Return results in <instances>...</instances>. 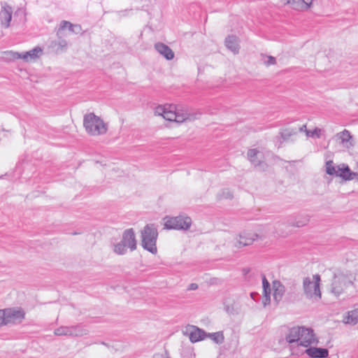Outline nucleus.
I'll list each match as a JSON object with an SVG mask.
<instances>
[{"label":"nucleus","mask_w":358,"mask_h":358,"mask_svg":"<svg viewBox=\"0 0 358 358\" xmlns=\"http://www.w3.org/2000/svg\"><path fill=\"white\" fill-rule=\"evenodd\" d=\"M355 176V172L352 171L348 165L342 164L338 166L337 177H340L344 180H351Z\"/></svg>","instance_id":"nucleus-18"},{"label":"nucleus","mask_w":358,"mask_h":358,"mask_svg":"<svg viewBox=\"0 0 358 358\" xmlns=\"http://www.w3.org/2000/svg\"><path fill=\"white\" fill-rule=\"evenodd\" d=\"M344 322L351 325L358 324V306L348 311L347 315L344 317Z\"/></svg>","instance_id":"nucleus-22"},{"label":"nucleus","mask_w":358,"mask_h":358,"mask_svg":"<svg viewBox=\"0 0 358 358\" xmlns=\"http://www.w3.org/2000/svg\"><path fill=\"white\" fill-rule=\"evenodd\" d=\"M255 294H256L255 293L252 292V293L250 294V296H251L252 299H255V298H254V296H255Z\"/></svg>","instance_id":"nucleus-43"},{"label":"nucleus","mask_w":358,"mask_h":358,"mask_svg":"<svg viewBox=\"0 0 358 358\" xmlns=\"http://www.w3.org/2000/svg\"><path fill=\"white\" fill-rule=\"evenodd\" d=\"M128 248L125 246L121 241L114 244L113 251L115 254L123 255L127 253Z\"/></svg>","instance_id":"nucleus-25"},{"label":"nucleus","mask_w":358,"mask_h":358,"mask_svg":"<svg viewBox=\"0 0 358 358\" xmlns=\"http://www.w3.org/2000/svg\"><path fill=\"white\" fill-rule=\"evenodd\" d=\"M67 45V43L65 40H60L57 43H55L54 47L57 53L62 52Z\"/></svg>","instance_id":"nucleus-29"},{"label":"nucleus","mask_w":358,"mask_h":358,"mask_svg":"<svg viewBox=\"0 0 358 358\" xmlns=\"http://www.w3.org/2000/svg\"><path fill=\"white\" fill-rule=\"evenodd\" d=\"M42 53L43 49L39 46H36L29 51L22 53L14 52L12 51L6 52V54L10 55L13 59L21 58L27 62L39 58Z\"/></svg>","instance_id":"nucleus-9"},{"label":"nucleus","mask_w":358,"mask_h":358,"mask_svg":"<svg viewBox=\"0 0 358 358\" xmlns=\"http://www.w3.org/2000/svg\"><path fill=\"white\" fill-rule=\"evenodd\" d=\"M5 313L7 325L20 324L25 317V313L21 308H5Z\"/></svg>","instance_id":"nucleus-8"},{"label":"nucleus","mask_w":358,"mask_h":358,"mask_svg":"<svg viewBox=\"0 0 358 358\" xmlns=\"http://www.w3.org/2000/svg\"><path fill=\"white\" fill-rule=\"evenodd\" d=\"M225 45L234 54L239 51V45L238 43V37L234 35L228 36L225 39Z\"/></svg>","instance_id":"nucleus-21"},{"label":"nucleus","mask_w":358,"mask_h":358,"mask_svg":"<svg viewBox=\"0 0 358 358\" xmlns=\"http://www.w3.org/2000/svg\"><path fill=\"white\" fill-rule=\"evenodd\" d=\"M187 331H189V338L192 343L203 341L207 336V333L204 330L196 326H190Z\"/></svg>","instance_id":"nucleus-15"},{"label":"nucleus","mask_w":358,"mask_h":358,"mask_svg":"<svg viewBox=\"0 0 358 358\" xmlns=\"http://www.w3.org/2000/svg\"><path fill=\"white\" fill-rule=\"evenodd\" d=\"M192 224V220L189 217L177 216L169 217L165 222L164 226L168 229L188 230Z\"/></svg>","instance_id":"nucleus-7"},{"label":"nucleus","mask_w":358,"mask_h":358,"mask_svg":"<svg viewBox=\"0 0 358 358\" xmlns=\"http://www.w3.org/2000/svg\"><path fill=\"white\" fill-rule=\"evenodd\" d=\"M303 3L306 5V8H308L310 7L313 0H301Z\"/></svg>","instance_id":"nucleus-39"},{"label":"nucleus","mask_w":358,"mask_h":358,"mask_svg":"<svg viewBox=\"0 0 358 358\" xmlns=\"http://www.w3.org/2000/svg\"><path fill=\"white\" fill-rule=\"evenodd\" d=\"M259 154V152L257 149H250L248 151V158L255 166L262 165V162L258 158Z\"/></svg>","instance_id":"nucleus-23"},{"label":"nucleus","mask_w":358,"mask_h":358,"mask_svg":"<svg viewBox=\"0 0 358 358\" xmlns=\"http://www.w3.org/2000/svg\"><path fill=\"white\" fill-rule=\"evenodd\" d=\"M220 199H231L233 197L232 193L229 189H224L222 194H219Z\"/></svg>","instance_id":"nucleus-33"},{"label":"nucleus","mask_w":358,"mask_h":358,"mask_svg":"<svg viewBox=\"0 0 358 358\" xmlns=\"http://www.w3.org/2000/svg\"><path fill=\"white\" fill-rule=\"evenodd\" d=\"M70 24H71V22H68V21H66V20H62L59 24V27L57 31V36H59L62 34V32L63 30H64L66 28H69L70 27Z\"/></svg>","instance_id":"nucleus-31"},{"label":"nucleus","mask_w":358,"mask_h":358,"mask_svg":"<svg viewBox=\"0 0 358 358\" xmlns=\"http://www.w3.org/2000/svg\"><path fill=\"white\" fill-rule=\"evenodd\" d=\"M308 221H309L308 217L305 216L301 220H297L295 222H290L289 224L294 227H301L306 225Z\"/></svg>","instance_id":"nucleus-30"},{"label":"nucleus","mask_w":358,"mask_h":358,"mask_svg":"<svg viewBox=\"0 0 358 358\" xmlns=\"http://www.w3.org/2000/svg\"><path fill=\"white\" fill-rule=\"evenodd\" d=\"M175 106H158L155 109L156 115L162 116L166 120L170 122H182L188 118V114H180L173 110Z\"/></svg>","instance_id":"nucleus-3"},{"label":"nucleus","mask_w":358,"mask_h":358,"mask_svg":"<svg viewBox=\"0 0 358 358\" xmlns=\"http://www.w3.org/2000/svg\"><path fill=\"white\" fill-rule=\"evenodd\" d=\"M83 125L86 131L92 136H99L106 133L107 124L94 113L86 114L84 116Z\"/></svg>","instance_id":"nucleus-1"},{"label":"nucleus","mask_w":358,"mask_h":358,"mask_svg":"<svg viewBox=\"0 0 358 358\" xmlns=\"http://www.w3.org/2000/svg\"><path fill=\"white\" fill-rule=\"evenodd\" d=\"M69 30L72 33L78 34L82 31V27L80 24H73L72 23H71Z\"/></svg>","instance_id":"nucleus-32"},{"label":"nucleus","mask_w":358,"mask_h":358,"mask_svg":"<svg viewBox=\"0 0 358 358\" xmlns=\"http://www.w3.org/2000/svg\"><path fill=\"white\" fill-rule=\"evenodd\" d=\"M257 237V234H253L252 237L250 238H245L243 236L241 235L238 244L240 246L249 245L253 243V241L256 239Z\"/></svg>","instance_id":"nucleus-27"},{"label":"nucleus","mask_w":358,"mask_h":358,"mask_svg":"<svg viewBox=\"0 0 358 358\" xmlns=\"http://www.w3.org/2000/svg\"><path fill=\"white\" fill-rule=\"evenodd\" d=\"M297 129V131H298V133L299 132H302V131H306V126L305 124H303L302 126L299 127V128H296Z\"/></svg>","instance_id":"nucleus-40"},{"label":"nucleus","mask_w":358,"mask_h":358,"mask_svg":"<svg viewBox=\"0 0 358 358\" xmlns=\"http://www.w3.org/2000/svg\"><path fill=\"white\" fill-rule=\"evenodd\" d=\"M127 12H128V10H124L118 11L117 13L119 15L123 14L124 15Z\"/></svg>","instance_id":"nucleus-42"},{"label":"nucleus","mask_w":358,"mask_h":358,"mask_svg":"<svg viewBox=\"0 0 358 358\" xmlns=\"http://www.w3.org/2000/svg\"><path fill=\"white\" fill-rule=\"evenodd\" d=\"M306 136L309 137H313L315 136H316L317 137H320V129L315 128L313 130H306Z\"/></svg>","instance_id":"nucleus-34"},{"label":"nucleus","mask_w":358,"mask_h":358,"mask_svg":"<svg viewBox=\"0 0 358 358\" xmlns=\"http://www.w3.org/2000/svg\"><path fill=\"white\" fill-rule=\"evenodd\" d=\"M198 289V285L196 283H191L187 287V290H196Z\"/></svg>","instance_id":"nucleus-38"},{"label":"nucleus","mask_w":358,"mask_h":358,"mask_svg":"<svg viewBox=\"0 0 358 358\" xmlns=\"http://www.w3.org/2000/svg\"><path fill=\"white\" fill-rule=\"evenodd\" d=\"M337 136L342 143L349 142L352 137L350 132L347 129H344L343 131L338 133Z\"/></svg>","instance_id":"nucleus-28"},{"label":"nucleus","mask_w":358,"mask_h":358,"mask_svg":"<svg viewBox=\"0 0 358 358\" xmlns=\"http://www.w3.org/2000/svg\"><path fill=\"white\" fill-rule=\"evenodd\" d=\"M121 243L127 246L131 251L136 249V240L134 231L132 228L126 229L122 236Z\"/></svg>","instance_id":"nucleus-12"},{"label":"nucleus","mask_w":358,"mask_h":358,"mask_svg":"<svg viewBox=\"0 0 358 358\" xmlns=\"http://www.w3.org/2000/svg\"><path fill=\"white\" fill-rule=\"evenodd\" d=\"M157 355L155 356V358H156Z\"/></svg>","instance_id":"nucleus-44"},{"label":"nucleus","mask_w":358,"mask_h":358,"mask_svg":"<svg viewBox=\"0 0 358 358\" xmlns=\"http://www.w3.org/2000/svg\"><path fill=\"white\" fill-rule=\"evenodd\" d=\"M275 63V58L272 56H269L268 57V60L266 61V64L268 65H271V64H274Z\"/></svg>","instance_id":"nucleus-37"},{"label":"nucleus","mask_w":358,"mask_h":358,"mask_svg":"<svg viewBox=\"0 0 358 358\" xmlns=\"http://www.w3.org/2000/svg\"><path fill=\"white\" fill-rule=\"evenodd\" d=\"M351 285H352V276L342 273H335L331 283V292L338 296Z\"/></svg>","instance_id":"nucleus-5"},{"label":"nucleus","mask_w":358,"mask_h":358,"mask_svg":"<svg viewBox=\"0 0 358 358\" xmlns=\"http://www.w3.org/2000/svg\"><path fill=\"white\" fill-rule=\"evenodd\" d=\"M273 285V299L278 303L282 299V296L285 292V286L281 283L280 281L278 280H275L272 282Z\"/></svg>","instance_id":"nucleus-19"},{"label":"nucleus","mask_w":358,"mask_h":358,"mask_svg":"<svg viewBox=\"0 0 358 358\" xmlns=\"http://www.w3.org/2000/svg\"><path fill=\"white\" fill-rule=\"evenodd\" d=\"M301 327H295L289 329V333L286 336V341L291 344V350L292 354L299 355V352L296 351Z\"/></svg>","instance_id":"nucleus-13"},{"label":"nucleus","mask_w":358,"mask_h":358,"mask_svg":"<svg viewBox=\"0 0 358 358\" xmlns=\"http://www.w3.org/2000/svg\"><path fill=\"white\" fill-rule=\"evenodd\" d=\"M306 353L310 358H327L329 350L324 348L309 346L302 349L299 354Z\"/></svg>","instance_id":"nucleus-11"},{"label":"nucleus","mask_w":358,"mask_h":358,"mask_svg":"<svg viewBox=\"0 0 358 358\" xmlns=\"http://www.w3.org/2000/svg\"><path fill=\"white\" fill-rule=\"evenodd\" d=\"M326 173L329 176H336L338 174V166H335L332 161H327L326 162Z\"/></svg>","instance_id":"nucleus-26"},{"label":"nucleus","mask_w":358,"mask_h":358,"mask_svg":"<svg viewBox=\"0 0 358 358\" xmlns=\"http://www.w3.org/2000/svg\"><path fill=\"white\" fill-rule=\"evenodd\" d=\"M250 268H244L243 269V274L245 275H247V274L250 272Z\"/></svg>","instance_id":"nucleus-41"},{"label":"nucleus","mask_w":358,"mask_h":358,"mask_svg":"<svg viewBox=\"0 0 358 358\" xmlns=\"http://www.w3.org/2000/svg\"><path fill=\"white\" fill-rule=\"evenodd\" d=\"M155 50L167 60H171L174 58V52L171 48L161 42L155 44Z\"/></svg>","instance_id":"nucleus-17"},{"label":"nucleus","mask_w":358,"mask_h":358,"mask_svg":"<svg viewBox=\"0 0 358 358\" xmlns=\"http://www.w3.org/2000/svg\"><path fill=\"white\" fill-rule=\"evenodd\" d=\"M12 13L13 9L11 6L5 4L1 7L0 11V21L1 26L4 28L9 27L12 19Z\"/></svg>","instance_id":"nucleus-16"},{"label":"nucleus","mask_w":358,"mask_h":358,"mask_svg":"<svg viewBox=\"0 0 358 358\" xmlns=\"http://www.w3.org/2000/svg\"><path fill=\"white\" fill-rule=\"evenodd\" d=\"M262 277L264 295L263 304L264 306H266L271 302V285L264 274H262Z\"/></svg>","instance_id":"nucleus-20"},{"label":"nucleus","mask_w":358,"mask_h":358,"mask_svg":"<svg viewBox=\"0 0 358 358\" xmlns=\"http://www.w3.org/2000/svg\"><path fill=\"white\" fill-rule=\"evenodd\" d=\"M312 281L310 278L307 277L303 279V287L304 293L307 298L313 299V297L321 298V291L320 288V275L319 274L313 275Z\"/></svg>","instance_id":"nucleus-4"},{"label":"nucleus","mask_w":358,"mask_h":358,"mask_svg":"<svg viewBox=\"0 0 358 358\" xmlns=\"http://www.w3.org/2000/svg\"><path fill=\"white\" fill-rule=\"evenodd\" d=\"M296 351L301 352L302 349H306L313 343H317L313 330L311 328L301 327L300 334Z\"/></svg>","instance_id":"nucleus-6"},{"label":"nucleus","mask_w":358,"mask_h":358,"mask_svg":"<svg viewBox=\"0 0 358 358\" xmlns=\"http://www.w3.org/2000/svg\"><path fill=\"white\" fill-rule=\"evenodd\" d=\"M280 135L275 137V145L280 148L285 141H289L290 138L298 134L296 128H287L280 131Z\"/></svg>","instance_id":"nucleus-14"},{"label":"nucleus","mask_w":358,"mask_h":358,"mask_svg":"<svg viewBox=\"0 0 358 358\" xmlns=\"http://www.w3.org/2000/svg\"><path fill=\"white\" fill-rule=\"evenodd\" d=\"M80 325L71 327H60L55 330V334L57 336H80L85 334Z\"/></svg>","instance_id":"nucleus-10"},{"label":"nucleus","mask_w":358,"mask_h":358,"mask_svg":"<svg viewBox=\"0 0 358 358\" xmlns=\"http://www.w3.org/2000/svg\"><path fill=\"white\" fill-rule=\"evenodd\" d=\"M7 325L5 309H0V327Z\"/></svg>","instance_id":"nucleus-35"},{"label":"nucleus","mask_w":358,"mask_h":358,"mask_svg":"<svg viewBox=\"0 0 358 358\" xmlns=\"http://www.w3.org/2000/svg\"><path fill=\"white\" fill-rule=\"evenodd\" d=\"M167 358H170V357H167Z\"/></svg>","instance_id":"nucleus-45"},{"label":"nucleus","mask_w":358,"mask_h":358,"mask_svg":"<svg viewBox=\"0 0 358 358\" xmlns=\"http://www.w3.org/2000/svg\"><path fill=\"white\" fill-rule=\"evenodd\" d=\"M224 310L228 314H232L234 310V306L232 304H229L227 301L224 302Z\"/></svg>","instance_id":"nucleus-36"},{"label":"nucleus","mask_w":358,"mask_h":358,"mask_svg":"<svg viewBox=\"0 0 358 358\" xmlns=\"http://www.w3.org/2000/svg\"><path fill=\"white\" fill-rule=\"evenodd\" d=\"M208 338H210L217 344H222L224 341L222 331H217L214 333H207Z\"/></svg>","instance_id":"nucleus-24"},{"label":"nucleus","mask_w":358,"mask_h":358,"mask_svg":"<svg viewBox=\"0 0 358 358\" xmlns=\"http://www.w3.org/2000/svg\"><path fill=\"white\" fill-rule=\"evenodd\" d=\"M158 231L154 224H147L141 231V245L152 255L157 253V240Z\"/></svg>","instance_id":"nucleus-2"}]
</instances>
